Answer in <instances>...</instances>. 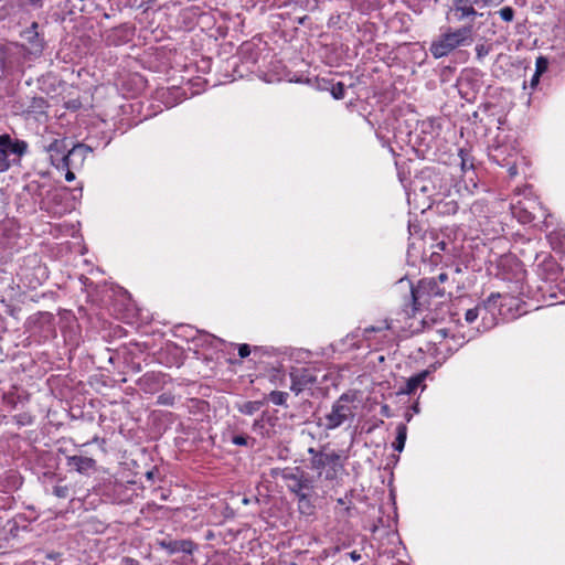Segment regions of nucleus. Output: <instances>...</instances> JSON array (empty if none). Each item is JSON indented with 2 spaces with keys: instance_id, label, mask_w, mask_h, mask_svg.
Segmentation results:
<instances>
[{
  "instance_id": "f257e3e1",
  "label": "nucleus",
  "mask_w": 565,
  "mask_h": 565,
  "mask_svg": "<svg viewBox=\"0 0 565 565\" xmlns=\"http://www.w3.org/2000/svg\"><path fill=\"white\" fill-rule=\"evenodd\" d=\"M273 476H280L288 491L294 494L301 515L311 516L316 513V480L301 467L274 469Z\"/></svg>"
},
{
  "instance_id": "f03ea898",
  "label": "nucleus",
  "mask_w": 565,
  "mask_h": 565,
  "mask_svg": "<svg viewBox=\"0 0 565 565\" xmlns=\"http://www.w3.org/2000/svg\"><path fill=\"white\" fill-rule=\"evenodd\" d=\"M412 189L431 201L447 196L450 191V180L436 167H424L411 182Z\"/></svg>"
},
{
  "instance_id": "7ed1b4c3",
  "label": "nucleus",
  "mask_w": 565,
  "mask_h": 565,
  "mask_svg": "<svg viewBox=\"0 0 565 565\" xmlns=\"http://www.w3.org/2000/svg\"><path fill=\"white\" fill-rule=\"evenodd\" d=\"M409 286V303L405 305V312L413 315L417 311L429 309L434 298H443L446 288L438 285L435 278L425 277L417 281L416 285L408 282Z\"/></svg>"
},
{
  "instance_id": "20e7f679",
  "label": "nucleus",
  "mask_w": 565,
  "mask_h": 565,
  "mask_svg": "<svg viewBox=\"0 0 565 565\" xmlns=\"http://www.w3.org/2000/svg\"><path fill=\"white\" fill-rule=\"evenodd\" d=\"M309 468L318 473V477L323 475L326 481H334L339 475L344 470V462L341 455L334 450L328 451V446H321L320 449L310 447L308 449Z\"/></svg>"
},
{
  "instance_id": "39448f33",
  "label": "nucleus",
  "mask_w": 565,
  "mask_h": 565,
  "mask_svg": "<svg viewBox=\"0 0 565 565\" xmlns=\"http://www.w3.org/2000/svg\"><path fill=\"white\" fill-rule=\"evenodd\" d=\"M472 25H463L456 30L447 28L445 32L438 35L429 46V52L435 58L447 56L460 46H468L472 43Z\"/></svg>"
},
{
  "instance_id": "423d86ee",
  "label": "nucleus",
  "mask_w": 565,
  "mask_h": 565,
  "mask_svg": "<svg viewBox=\"0 0 565 565\" xmlns=\"http://www.w3.org/2000/svg\"><path fill=\"white\" fill-rule=\"evenodd\" d=\"M515 299L508 294L491 292L487 299L478 303L481 311V322L477 330L492 329L498 324L499 317L507 318Z\"/></svg>"
},
{
  "instance_id": "0eeeda50",
  "label": "nucleus",
  "mask_w": 565,
  "mask_h": 565,
  "mask_svg": "<svg viewBox=\"0 0 565 565\" xmlns=\"http://www.w3.org/2000/svg\"><path fill=\"white\" fill-rule=\"evenodd\" d=\"M17 276L24 286L30 289H36L47 280L49 269L42 263L41 257L33 253L21 259Z\"/></svg>"
},
{
  "instance_id": "6e6552de",
  "label": "nucleus",
  "mask_w": 565,
  "mask_h": 565,
  "mask_svg": "<svg viewBox=\"0 0 565 565\" xmlns=\"http://www.w3.org/2000/svg\"><path fill=\"white\" fill-rule=\"evenodd\" d=\"M135 481L124 482L117 478L110 477L103 481L98 488V493L105 502L111 504H128L137 497Z\"/></svg>"
},
{
  "instance_id": "1a4fd4ad",
  "label": "nucleus",
  "mask_w": 565,
  "mask_h": 565,
  "mask_svg": "<svg viewBox=\"0 0 565 565\" xmlns=\"http://www.w3.org/2000/svg\"><path fill=\"white\" fill-rule=\"evenodd\" d=\"M355 401V394L345 392L332 404L330 413L324 416V428L333 430L343 425L347 420L354 418V409L351 404Z\"/></svg>"
},
{
  "instance_id": "9d476101",
  "label": "nucleus",
  "mask_w": 565,
  "mask_h": 565,
  "mask_svg": "<svg viewBox=\"0 0 565 565\" xmlns=\"http://www.w3.org/2000/svg\"><path fill=\"white\" fill-rule=\"evenodd\" d=\"M511 213L519 223L524 225L540 220H543V222L546 223V210L535 200L524 199L512 203Z\"/></svg>"
},
{
  "instance_id": "9b49d317",
  "label": "nucleus",
  "mask_w": 565,
  "mask_h": 565,
  "mask_svg": "<svg viewBox=\"0 0 565 565\" xmlns=\"http://www.w3.org/2000/svg\"><path fill=\"white\" fill-rule=\"evenodd\" d=\"M536 274L543 280V284L537 287V290L542 294V298L545 299L546 294L548 292V297L551 299H557L554 286L552 285L561 274V268L557 262L552 256H546L537 264Z\"/></svg>"
},
{
  "instance_id": "f8f14e48",
  "label": "nucleus",
  "mask_w": 565,
  "mask_h": 565,
  "mask_svg": "<svg viewBox=\"0 0 565 565\" xmlns=\"http://www.w3.org/2000/svg\"><path fill=\"white\" fill-rule=\"evenodd\" d=\"M22 47L0 41V76L22 72Z\"/></svg>"
},
{
  "instance_id": "ddd939ff",
  "label": "nucleus",
  "mask_w": 565,
  "mask_h": 565,
  "mask_svg": "<svg viewBox=\"0 0 565 565\" xmlns=\"http://www.w3.org/2000/svg\"><path fill=\"white\" fill-rule=\"evenodd\" d=\"M71 143L67 138H58L51 136L49 139L41 141V149L49 154L50 162L56 169L63 168L65 157L67 154Z\"/></svg>"
},
{
  "instance_id": "4468645a",
  "label": "nucleus",
  "mask_w": 565,
  "mask_h": 565,
  "mask_svg": "<svg viewBox=\"0 0 565 565\" xmlns=\"http://www.w3.org/2000/svg\"><path fill=\"white\" fill-rule=\"evenodd\" d=\"M290 391L299 395L318 383L317 372L312 367H292L289 372Z\"/></svg>"
},
{
  "instance_id": "2eb2a0df",
  "label": "nucleus",
  "mask_w": 565,
  "mask_h": 565,
  "mask_svg": "<svg viewBox=\"0 0 565 565\" xmlns=\"http://www.w3.org/2000/svg\"><path fill=\"white\" fill-rule=\"evenodd\" d=\"M168 375L160 371H149L141 375L136 385L146 394H154L167 384Z\"/></svg>"
},
{
  "instance_id": "dca6fc26",
  "label": "nucleus",
  "mask_w": 565,
  "mask_h": 565,
  "mask_svg": "<svg viewBox=\"0 0 565 565\" xmlns=\"http://www.w3.org/2000/svg\"><path fill=\"white\" fill-rule=\"evenodd\" d=\"M38 29L39 23L32 22V24L22 32L21 36L26 42V46L22 45V56L24 55V52L35 56L42 54L45 46V42L44 39L40 36Z\"/></svg>"
},
{
  "instance_id": "f3484780",
  "label": "nucleus",
  "mask_w": 565,
  "mask_h": 565,
  "mask_svg": "<svg viewBox=\"0 0 565 565\" xmlns=\"http://www.w3.org/2000/svg\"><path fill=\"white\" fill-rule=\"evenodd\" d=\"M28 142L21 139H13L9 134L0 135V149L7 159L11 154L20 159L28 152Z\"/></svg>"
},
{
  "instance_id": "a211bd4d",
  "label": "nucleus",
  "mask_w": 565,
  "mask_h": 565,
  "mask_svg": "<svg viewBox=\"0 0 565 565\" xmlns=\"http://www.w3.org/2000/svg\"><path fill=\"white\" fill-rule=\"evenodd\" d=\"M66 467L81 475L89 476L97 470V461L88 456L73 455L66 457Z\"/></svg>"
},
{
  "instance_id": "6ab92c4d",
  "label": "nucleus",
  "mask_w": 565,
  "mask_h": 565,
  "mask_svg": "<svg viewBox=\"0 0 565 565\" xmlns=\"http://www.w3.org/2000/svg\"><path fill=\"white\" fill-rule=\"evenodd\" d=\"M18 109L26 116L43 115L49 107L47 100L42 96H26L17 103Z\"/></svg>"
},
{
  "instance_id": "aec40b11",
  "label": "nucleus",
  "mask_w": 565,
  "mask_h": 565,
  "mask_svg": "<svg viewBox=\"0 0 565 565\" xmlns=\"http://www.w3.org/2000/svg\"><path fill=\"white\" fill-rule=\"evenodd\" d=\"M489 159L495 164L507 166L513 158H520L519 151L512 145H497L489 149Z\"/></svg>"
},
{
  "instance_id": "412c9836",
  "label": "nucleus",
  "mask_w": 565,
  "mask_h": 565,
  "mask_svg": "<svg viewBox=\"0 0 565 565\" xmlns=\"http://www.w3.org/2000/svg\"><path fill=\"white\" fill-rule=\"evenodd\" d=\"M90 151L92 148L85 143L77 142L72 145V147L68 148L67 154L65 157V163H63V167H71V169L76 170L82 168L87 154Z\"/></svg>"
},
{
  "instance_id": "4be33fe9",
  "label": "nucleus",
  "mask_w": 565,
  "mask_h": 565,
  "mask_svg": "<svg viewBox=\"0 0 565 565\" xmlns=\"http://www.w3.org/2000/svg\"><path fill=\"white\" fill-rule=\"evenodd\" d=\"M157 544L164 550L169 555L177 553L192 554L196 545L191 540H172L162 539L158 540Z\"/></svg>"
},
{
  "instance_id": "5701e85b",
  "label": "nucleus",
  "mask_w": 565,
  "mask_h": 565,
  "mask_svg": "<svg viewBox=\"0 0 565 565\" xmlns=\"http://www.w3.org/2000/svg\"><path fill=\"white\" fill-rule=\"evenodd\" d=\"M451 10L454 11L457 21L483 15V13H478L475 9V6H479L481 3L480 0H451Z\"/></svg>"
},
{
  "instance_id": "b1692460",
  "label": "nucleus",
  "mask_w": 565,
  "mask_h": 565,
  "mask_svg": "<svg viewBox=\"0 0 565 565\" xmlns=\"http://www.w3.org/2000/svg\"><path fill=\"white\" fill-rule=\"evenodd\" d=\"M458 93L466 100H471L476 97L477 92L480 88L479 81L473 77L470 73H462L456 82Z\"/></svg>"
},
{
  "instance_id": "393cba45",
  "label": "nucleus",
  "mask_w": 565,
  "mask_h": 565,
  "mask_svg": "<svg viewBox=\"0 0 565 565\" xmlns=\"http://www.w3.org/2000/svg\"><path fill=\"white\" fill-rule=\"evenodd\" d=\"M238 55L243 65L250 72H254L260 57L259 47L250 42H245L241 45Z\"/></svg>"
},
{
  "instance_id": "a878e982",
  "label": "nucleus",
  "mask_w": 565,
  "mask_h": 565,
  "mask_svg": "<svg viewBox=\"0 0 565 565\" xmlns=\"http://www.w3.org/2000/svg\"><path fill=\"white\" fill-rule=\"evenodd\" d=\"M132 36V29L126 24L113 28L106 32L107 45L120 46L128 43Z\"/></svg>"
},
{
  "instance_id": "bb28decb",
  "label": "nucleus",
  "mask_w": 565,
  "mask_h": 565,
  "mask_svg": "<svg viewBox=\"0 0 565 565\" xmlns=\"http://www.w3.org/2000/svg\"><path fill=\"white\" fill-rule=\"evenodd\" d=\"M30 525L29 519L23 513H19L12 519L8 520L4 530L8 532V534L12 537H17L19 535V532L28 531Z\"/></svg>"
},
{
  "instance_id": "cd10ccee",
  "label": "nucleus",
  "mask_w": 565,
  "mask_h": 565,
  "mask_svg": "<svg viewBox=\"0 0 565 565\" xmlns=\"http://www.w3.org/2000/svg\"><path fill=\"white\" fill-rule=\"evenodd\" d=\"M62 195L57 192L52 194L50 200H42L40 203V209L51 213L53 215H63L67 212V209L62 204Z\"/></svg>"
},
{
  "instance_id": "c85d7f7f",
  "label": "nucleus",
  "mask_w": 565,
  "mask_h": 565,
  "mask_svg": "<svg viewBox=\"0 0 565 565\" xmlns=\"http://www.w3.org/2000/svg\"><path fill=\"white\" fill-rule=\"evenodd\" d=\"M428 375L427 371L419 372L415 374L414 376H411L406 382L404 386H401L397 394H406L411 395L415 393V391L418 387H422L424 390L426 387L425 380Z\"/></svg>"
},
{
  "instance_id": "c756f323",
  "label": "nucleus",
  "mask_w": 565,
  "mask_h": 565,
  "mask_svg": "<svg viewBox=\"0 0 565 565\" xmlns=\"http://www.w3.org/2000/svg\"><path fill=\"white\" fill-rule=\"evenodd\" d=\"M433 202L436 204L437 212L441 215H454L459 210L457 201L448 199V195L436 198Z\"/></svg>"
},
{
  "instance_id": "7c9ffc66",
  "label": "nucleus",
  "mask_w": 565,
  "mask_h": 565,
  "mask_svg": "<svg viewBox=\"0 0 565 565\" xmlns=\"http://www.w3.org/2000/svg\"><path fill=\"white\" fill-rule=\"evenodd\" d=\"M8 6L12 10L28 12L30 10H41L44 7V0H9Z\"/></svg>"
},
{
  "instance_id": "2f4dec72",
  "label": "nucleus",
  "mask_w": 565,
  "mask_h": 565,
  "mask_svg": "<svg viewBox=\"0 0 565 565\" xmlns=\"http://www.w3.org/2000/svg\"><path fill=\"white\" fill-rule=\"evenodd\" d=\"M189 330L193 333H195L194 337H192V341L195 343L196 347H215V342H222V340L211 333L200 331L194 328H189Z\"/></svg>"
},
{
  "instance_id": "473e14b6",
  "label": "nucleus",
  "mask_w": 565,
  "mask_h": 565,
  "mask_svg": "<svg viewBox=\"0 0 565 565\" xmlns=\"http://www.w3.org/2000/svg\"><path fill=\"white\" fill-rule=\"evenodd\" d=\"M54 321V315L47 311H39L28 318L29 327L44 328L52 326Z\"/></svg>"
},
{
  "instance_id": "72a5a7b5",
  "label": "nucleus",
  "mask_w": 565,
  "mask_h": 565,
  "mask_svg": "<svg viewBox=\"0 0 565 565\" xmlns=\"http://www.w3.org/2000/svg\"><path fill=\"white\" fill-rule=\"evenodd\" d=\"M354 489H350L344 493L342 498H339L337 500L338 505H343V510L340 512L342 516H351V512L353 510V497H354Z\"/></svg>"
},
{
  "instance_id": "f704fd0d",
  "label": "nucleus",
  "mask_w": 565,
  "mask_h": 565,
  "mask_svg": "<svg viewBox=\"0 0 565 565\" xmlns=\"http://www.w3.org/2000/svg\"><path fill=\"white\" fill-rule=\"evenodd\" d=\"M407 436V428L404 424H399L396 428V438L393 443L394 450L401 452L404 449Z\"/></svg>"
},
{
  "instance_id": "c9c22d12",
  "label": "nucleus",
  "mask_w": 565,
  "mask_h": 565,
  "mask_svg": "<svg viewBox=\"0 0 565 565\" xmlns=\"http://www.w3.org/2000/svg\"><path fill=\"white\" fill-rule=\"evenodd\" d=\"M264 405V402L262 401H248L243 404H239L237 406L239 413L244 415H254L256 412H258Z\"/></svg>"
},
{
  "instance_id": "e433bc0d",
  "label": "nucleus",
  "mask_w": 565,
  "mask_h": 565,
  "mask_svg": "<svg viewBox=\"0 0 565 565\" xmlns=\"http://www.w3.org/2000/svg\"><path fill=\"white\" fill-rule=\"evenodd\" d=\"M524 164L526 166V159L523 156H520V158H513L507 166H504L508 169V173L510 178H514L519 174V166Z\"/></svg>"
},
{
  "instance_id": "4c0bfd02",
  "label": "nucleus",
  "mask_w": 565,
  "mask_h": 565,
  "mask_svg": "<svg viewBox=\"0 0 565 565\" xmlns=\"http://www.w3.org/2000/svg\"><path fill=\"white\" fill-rule=\"evenodd\" d=\"M52 494L58 499H67L72 495V488L68 484H63L61 481H58L52 488Z\"/></svg>"
},
{
  "instance_id": "58836bf2",
  "label": "nucleus",
  "mask_w": 565,
  "mask_h": 565,
  "mask_svg": "<svg viewBox=\"0 0 565 565\" xmlns=\"http://www.w3.org/2000/svg\"><path fill=\"white\" fill-rule=\"evenodd\" d=\"M288 398V393L282 391H271L268 394V399L277 406H287L286 402Z\"/></svg>"
},
{
  "instance_id": "ea45409f",
  "label": "nucleus",
  "mask_w": 565,
  "mask_h": 565,
  "mask_svg": "<svg viewBox=\"0 0 565 565\" xmlns=\"http://www.w3.org/2000/svg\"><path fill=\"white\" fill-rule=\"evenodd\" d=\"M329 89L332 97L337 100L343 99L345 96V85L342 82L331 83Z\"/></svg>"
},
{
  "instance_id": "a19ab883",
  "label": "nucleus",
  "mask_w": 565,
  "mask_h": 565,
  "mask_svg": "<svg viewBox=\"0 0 565 565\" xmlns=\"http://www.w3.org/2000/svg\"><path fill=\"white\" fill-rule=\"evenodd\" d=\"M481 308L478 307V303L466 311L465 313V320L467 323L472 324L475 323L479 318L481 319Z\"/></svg>"
},
{
  "instance_id": "79ce46f5",
  "label": "nucleus",
  "mask_w": 565,
  "mask_h": 565,
  "mask_svg": "<svg viewBox=\"0 0 565 565\" xmlns=\"http://www.w3.org/2000/svg\"><path fill=\"white\" fill-rule=\"evenodd\" d=\"M497 13L504 22H512L515 15V11L512 7H503Z\"/></svg>"
},
{
  "instance_id": "37998d69",
  "label": "nucleus",
  "mask_w": 565,
  "mask_h": 565,
  "mask_svg": "<svg viewBox=\"0 0 565 565\" xmlns=\"http://www.w3.org/2000/svg\"><path fill=\"white\" fill-rule=\"evenodd\" d=\"M548 68V58L545 56H539L535 62V74L542 75Z\"/></svg>"
},
{
  "instance_id": "c03bdc74",
  "label": "nucleus",
  "mask_w": 565,
  "mask_h": 565,
  "mask_svg": "<svg viewBox=\"0 0 565 565\" xmlns=\"http://www.w3.org/2000/svg\"><path fill=\"white\" fill-rule=\"evenodd\" d=\"M24 190L33 196L42 195V185L39 181H31L24 186Z\"/></svg>"
},
{
  "instance_id": "a18cd8bd",
  "label": "nucleus",
  "mask_w": 565,
  "mask_h": 565,
  "mask_svg": "<svg viewBox=\"0 0 565 565\" xmlns=\"http://www.w3.org/2000/svg\"><path fill=\"white\" fill-rule=\"evenodd\" d=\"M175 402L174 395L171 393H163L157 397V404L162 406H173Z\"/></svg>"
},
{
  "instance_id": "49530a36",
  "label": "nucleus",
  "mask_w": 565,
  "mask_h": 565,
  "mask_svg": "<svg viewBox=\"0 0 565 565\" xmlns=\"http://www.w3.org/2000/svg\"><path fill=\"white\" fill-rule=\"evenodd\" d=\"M249 440H252V445L255 443V439L254 438H250L246 435H234L232 436L231 438V441L236 445V446H248L249 445Z\"/></svg>"
},
{
  "instance_id": "de8ad7c7",
  "label": "nucleus",
  "mask_w": 565,
  "mask_h": 565,
  "mask_svg": "<svg viewBox=\"0 0 565 565\" xmlns=\"http://www.w3.org/2000/svg\"><path fill=\"white\" fill-rule=\"evenodd\" d=\"M475 50H476L477 58L479 61H481L490 53L491 46L481 43V44H477Z\"/></svg>"
},
{
  "instance_id": "09e8293b",
  "label": "nucleus",
  "mask_w": 565,
  "mask_h": 565,
  "mask_svg": "<svg viewBox=\"0 0 565 565\" xmlns=\"http://www.w3.org/2000/svg\"><path fill=\"white\" fill-rule=\"evenodd\" d=\"M13 418L19 426H26L32 424V417L26 413L18 414Z\"/></svg>"
},
{
  "instance_id": "8fccbe9b",
  "label": "nucleus",
  "mask_w": 565,
  "mask_h": 565,
  "mask_svg": "<svg viewBox=\"0 0 565 565\" xmlns=\"http://www.w3.org/2000/svg\"><path fill=\"white\" fill-rule=\"evenodd\" d=\"M10 167V159H7L4 156H2V150L0 149V173L9 170Z\"/></svg>"
},
{
  "instance_id": "3c124183",
  "label": "nucleus",
  "mask_w": 565,
  "mask_h": 565,
  "mask_svg": "<svg viewBox=\"0 0 565 565\" xmlns=\"http://www.w3.org/2000/svg\"><path fill=\"white\" fill-rule=\"evenodd\" d=\"M250 354V347L246 343L238 345V355L242 359L247 358Z\"/></svg>"
},
{
  "instance_id": "603ef678",
  "label": "nucleus",
  "mask_w": 565,
  "mask_h": 565,
  "mask_svg": "<svg viewBox=\"0 0 565 565\" xmlns=\"http://www.w3.org/2000/svg\"><path fill=\"white\" fill-rule=\"evenodd\" d=\"M159 469L157 467H153L152 469L146 472V478L147 480L154 482V480L159 478Z\"/></svg>"
},
{
  "instance_id": "864d4df0",
  "label": "nucleus",
  "mask_w": 565,
  "mask_h": 565,
  "mask_svg": "<svg viewBox=\"0 0 565 565\" xmlns=\"http://www.w3.org/2000/svg\"><path fill=\"white\" fill-rule=\"evenodd\" d=\"M58 170H65V180L67 182H72L75 180V173H74V170L75 169H71V167H63V168H60Z\"/></svg>"
},
{
  "instance_id": "5fc2aeb1",
  "label": "nucleus",
  "mask_w": 565,
  "mask_h": 565,
  "mask_svg": "<svg viewBox=\"0 0 565 565\" xmlns=\"http://www.w3.org/2000/svg\"><path fill=\"white\" fill-rule=\"evenodd\" d=\"M189 328H191V327H190V326H180V327L178 328V330L183 331V332H184V338H185L186 340H191V341H192V337H194V335H195V333L191 332V331L189 330Z\"/></svg>"
},
{
  "instance_id": "6e6d98bb",
  "label": "nucleus",
  "mask_w": 565,
  "mask_h": 565,
  "mask_svg": "<svg viewBox=\"0 0 565 565\" xmlns=\"http://www.w3.org/2000/svg\"><path fill=\"white\" fill-rule=\"evenodd\" d=\"M438 280V285L443 286L446 281H448L449 277L446 273H440L437 277H434Z\"/></svg>"
},
{
  "instance_id": "4d7b16f0",
  "label": "nucleus",
  "mask_w": 565,
  "mask_h": 565,
  "mask_svg": "<svg viewBox=\"0 0 565 565\" xmlns=\"http://www.w3.org/2000/svg\"><path fill=\"white\" fill-rule=\"evenodd\" d=\"M540 77H541V75H537V74H535V73L533 74V76H532V78H531V81H530V86H531V88H533V89H534V88L539 85Z\"/></svg>"
},
{
  "instance_id": "13d9d810",
  "label": "nucleus",
  "mask_w": 565,
  "mask_h": 565,
  "mask_svg": "<svg viewBox=\"0 0 565 565\" xmlns=\"http://www.w3.org/2000/svg\"><path fill=\"white\" fill-rule=\"evenodd\" d=\"M61 554L58 552H49L45 554V558L50 561H56L58 559Z\"/></svg>"
},
{
  "instance_id": "bf43d9fd",
  "label": "nucleus",
  "mask_w": 565,
  "mask_h": 565,
  "mask_svg": "<svg viewBox=\"0 0 565 565\" xmlns=\"http://www.w3.org/2000/svg\"><path fill=\"white\" fill-rule=\"evenodd\" d=\"M129 367H130V370H131L132 372H135V373H139V372H141V370H142L141 364H140V363H135V362H131V363L129 364Z\"/></svg>"
},
{
  "instance_id": "052dcab7",
  "label": "nucleus",
  "mask_w": 565,
  "mask_h": 565,
  "mask_svg": "<svg viewBox=\"0 0 565 565\" xmlns=\"http://www.w3.org/2000/svg\"><path fill=\"white\" fill-rule=\"evenodd\" d=\"M350 558L353 561V562H358L361 559V554L356 551H352L350 554H349Z\"/></svg>"
},
{
  "instance_id": "680f3d73",
  "label": "nucleus",
  "mask_w": 565,
  "mask_h": 565,
  "mask_svg": "<svg viewBox=\"0 0 565 565\" xmlns=\"http://www.w3.org/2000/svg\"><path fill=\"white\" fill-rule=\"evenodd\" d=\"M381 414L386 416V417H390L391 416V413H390V406L384 404L382 407H381Z\"/></svg>"
},
{
  "instance_id": "e2e57ef3",
  "label": "nucleus",
  "mask_w": 565,
  "mask_h": 565,
  "mask_svg": "<svg viewBox=\"0 0 565 565\" xmlns=\"http://www.w3.org/2000/svg\"><path fill=\"white\" fill-rule=\"evenodd\" d=\"M252 501L258 502L259 500H258V498H257V497H253V498L244 497V498H243V500H242V502H243L244 504H249Z\"/></svg>"
},
{
  "instance_id": "0e129e2a",
  "label": "nucleus",
  "mask_w": 565,
  "mask_h": 565,
  "mask_svg": "<svg viewBox=\"0 0 565 565\" xmlns=\"http://www.w3.org/2000/svg\"><path fill=\"white\" fill-rule=\"evenodd\" d=\"M125 563L127 565H139V562L137 559H135V558H131V557H126L125 558Z\"/></svg>"
},
{
  "instance_id": "69168bd1",
  "label": "nucleus",
  "mask_w": 565,
  "mask_h": 565,
  "mask_svg": "<svg viewBox=\"0 0 565 565\" xmlns=\"http://www.w3.org/2000/svg\"><path fill=\"white\" fill-rule=\"evenodd\" d=\"M396 167L398 169V178H399L401 182L404 183V181L406 180L405 174H404V172L401 171L397 162H396Z\"/></svg>"
},
{
  "instance_id": "338daca9",
  "label": "nucleus",
  "mask_w": 565,
  "mask_h": 565,
  "mask_svg": "<svg viewBox=\"0 0 565 565\" xmlns=\"http://www.w3.org/2000/svg\"><path fill=\"white\" fill-rule=\"evenodd\" d=\"M547 237H548L551 244H554V238H558V234L557 233H550L547 235Z\"/></svg>"
},
{
  "instance_id": "774afa93",
  "label": "nucleus",
  "mask_w": 565,
  "mask_h": 565,
  "mask_svg": "<svg viewBox=\"0 0 565 565\" xmlns=\"http://www.w3.org/2000/svg\"><path fill=\"white\" fill-rule=\"evenodd\" d=\"M263 426H264V425H263V418H260V419H256V420L254 422V425H253V427H254V428H256V427H263Z\"/></svg>"
}]
</instances>
